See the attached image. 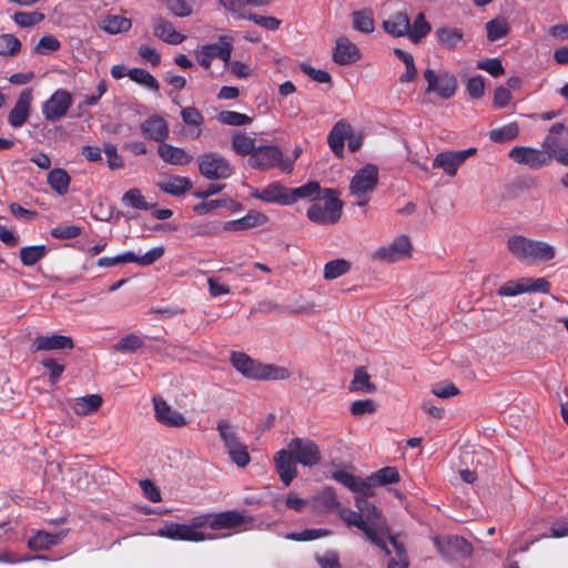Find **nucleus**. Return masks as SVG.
I'll list each match as a JSON object with an SVG mask.
<instances>
[{
    "label": "nucleus",
    "instance_id": "obj_13",
    "mask_svg": "<svg viewBox=\"0 0 568 568\" xmlns=\"http://www.w3.org/2000/svg\"><path fill=\"white\" fill-rule=\"evenodd\" d=\"M413 246L406 235L396 237L389 245L378 247L372 258L383 263H395L410 256Z\"/></svg>",
    "mask_w": 568,
    "mask_h": 568
},
{
    "label": "nucleus",
    "instance_id": "obj_63",
    "mask_svg": "<svg viewBox=\"0 0 568 568\" xmlns=\"http://www.w3.org/2000/svg\"><path fill=\"white\" fill-rule=\"evenodd\" d=\"M60 42L53 36H44L42 37L33 51L36 54H49L60 49Z\"/></svg>",
    "mask_w": 568,
    "mask_h": 568
},
{
    "label": "nucleus",
    "instance_id": "obj_64",
    "mask_svg": "<svg viewBox=\"0 0 568 568\" xmlns=\"http://www.w3.org/2000/svg\"><path fill=\"white\" fill-rule=\"evenodd\" d=\"M377 409V405L374 399H358L352 403L351 413L354 416H363L367 414H374Z\"/></svg>",
    "mask_w": 568,
    "mask_h": 568
},
{
    "label": "nucleus",
    "instance_id": "obj_46",
    "mask_svg": "<svg viewBox=\"0 0 568 568\" xmlns=\"http://www.w3.org/2000/svg\"><path fill=\"white\" fill-rule=\"evenodd\" d=\"M128 77L132 81H134L154 92L159 91L160 85H159L158 80L145 69H142V68L130 69L128 71Z\"/></svg>",
    "mask_w": 568,
    "mask_h": 568
},
{
    "label": "nucleus",
    "instance_id": "obj_14",
    "mask_svg": "<svg viewBox=\"0 0 568 568\" xmlns=\"http://www.w3.org/2000/svg\"><path fill=\"white\" fill-rule=\"evenodd\" d=\"M476 148H469L460 151L439 152L434 161L433 168L442 169L447 175L455 176L458 168L471 155L476 154Z\"/></svg>",
    "mask_w": 568,
    "mask_h": 568
},
{
    "label": "nucleus",
    "instance_id": "obj_11",
    "mask_svg": "<svg viewBox=\"0 0 568 568\" xmlns=\"http://www.w3.org/2000/svg\"><path fill=\"white\" fill-rule=\"evenodd\" d=\"M427 81L426 93L435 92L442 99H450L457 90V79L448 71L436 73L433 69L424 71Z\"/></svg>",
    "mask_w": 568,
    "mask_h": 568
},
{
    "label": "nucleus",
    "instance_id": "obj_16",
    "mask_svg": "<svg viewBox=\"0 0 568 568\" xmlns=\"http://www.w3.org/2000/svg\"><path fill=\"white\" fill-rule=\"evenodd\" d=\"M32 100L33 95L31 89H24L20 92L13 108L8 114V122L12 128H21L28 121L31 113Z\"/></svg>",
    "mask_w": 568,
    "mask_h": 568
},
{
    "label": "nucleus",
    "instance_id": "obj_55",
    "mask_svg": "<svg viewBox=\"0 0 568 568\" xmlns=\"http://www.w3.org/2000/svg\"><path fill=\"white\" fill-rule=\"evenodd\" d=\"M396 551V556L388 562L387 568H408V559L404 547L390 535L387 536Z\"/></svg>",
    "mask_w": 568,
    "mask_h": 568
},
{
    "label": "nucleus",
    "instance_id": "obj_43",
    "mask_svg": "<svg viewBox=\"0 0 568 568\" xmlns=\"http://www.w3.org/2000/svg\"><path fill=\"white\" fill-rule=\"evenodd\" d=\"M351 270V262L345 258H336L324 265L323 277L326 281L335 280Z\"/></svg>",
    "mask_w": 568,
    "mask_h": 568
},
{
    "label": "nucleus",
    "instance_id": "obj_35",
    "mask_svg": "<svg viewBox=\"0 0 568 568\" xmlns=\"http://www.w3.org/2000/svg\"><path fill=\"white\" fill-rule=\"evenodd\" d=\"M47 182L55 193L64 195L69 191L71 178L64 169L57 168L48 173Z\"/></svg>",
    "mask_w": 568,
    "mask_h": 568
},
{
    "label": "nucleus",
    "instance_id": "obj_59",
    "mask_svg": "<svg viewBox=\"0 0 568 568\" xmlns=\"http://www.w3.org/2000/svg\"><path fill=\"white\" fill-rule=\"evenodd\" d=\"M332 532L328 529H305L301 532H292L287 535V539L295 541H308L321 537L329 536Z\"/></svg>",
    "mask_w": 568,
    "mask_h": 568
},
{
    "label": "nucleus",
    "instance_id": "obj_3",
    "mask_svg": "<svg viewBox=\"0 0 568 568\" xmlns=\"http://www.w3.org/2000/svg\"><path fill=\"white\" fill-rule=\"evenodd\" d=\"M231 363L239 373L251 379L284 381L291 376L286 367L257 363L241 352L231 354Z\"/></svg>",
    "mask_w": 568,
    "mask_h": 568
},
{
    "label": "nucleus",
    "instance_id": "obj_17",
    "mask_svg": "<svg viewBox=\"0 0 568 568\" xmlns=\"http://www.w3.org/2000/svg\"><path fill=\"white\" fill-rule=\"evenodd\" d=\"M275 469L282 483L287 487L297 476L298 464L287 448L280 449L273 457Z\"/></svg>",
    "mask_w": 568,
    "mask_h": 568
},
{
    "label": "nucleus",
    "instance_id": "obj_30",
    "mask_svg": "<svg viewBox=\"0 0 568 568\" xmlns=\"http://www.w3.org/2000/svg\"><path fill=\"white\" fill-rule=\"evenodd\" d=\"M103 403V398L98 394H91L73 399L71 408L79 416H87L97 413Z\"/></svg>",
    "mask_w": 568,
    "mask_h": 568
},
{
    "label": "nucleus",
    "instance_id": "obj_61",
    "mask_svg": "<svg viewBox=\"0 0 568 568\" xmlns=\"http://www.w3.org/2000/svg\"><path fill=\"white\" fill-rule=\"evenodd\" d=\"M241 19L251 20V21L255 22L256 24H258L260 27H262L266 30H272V31L278 29V27L281 24V20H278L277 18L265 17V16H260V14H255V13L241 14Z\"/></svg>",
    "mask_w": 568,
    "mask_h": 568
},
{
    "label": "nucleus",
    "instance_id": "obj_4",
    "mask_svg": "<svg viewBox=\"0 0 568 568\" xmlns=\"http://www.w3.org/2000/svg\"><path fill=\"white\" fill-rule=\"evenodd\" d=\"M293 161L284 159L283 152L275 145H261L248 158V164L253 169L266 171L272 168H278L285 173L293 171Z\"/></svg>",
    "mask_w": 568,
    "mask_h": 568
},
{
    "label": "nucleus",
    "instance_id": "obj_15",
    "mask_svg": "<svg viewBox=\"0 0 568 568\" xmlns=\"http://www.w3.org/2000/svg\"><path fill=\"white\" fill-rule=\"evenodd\" d=\"M73 99L64 89L57 90L43 104L42 113L45 120L57 121L63 118L71 108Z\"/></svg>",
    "mask_w": 568,
    "mask_h": 568
},
{
    "label": "nucleus",
    "instance_id": "obj_33",
    "mask_svg": "<svg viewBox=\"0 0 568 568\" xmlns=\"http://www.w3.org/2000/svg\"><path fill=\"white\" fill-rule=\"evenodd\" d=\"M262 201L288 205L293 203V196H290V191L284 185L274 182L263 189Z\"/></svg>",
    "mask_w": 568,
    "mask_h": 568
},
{
    "label": "nucleus",
    "instance_id": "obj_57",
    "mask_svg": "<svg viewBox=\"0 0 568 568\" xmlns=\"http://www.w3.org/2000/svg\"><path fill=\"white\" fill-rule=\"evenodd\" d=\"M122 202L125 205L132 206L139 210H149L151 206L145 202L139 189H130L122 196Z\"/></svg>",
    "mask_w": 568,
    "mask_h": 568
},
{
    "label": "nucleus",
    "instance_id": "obj_40",
    "mask_svg": "<svg viewBox=\"0 0 568 568\" xmlns=\"http://www.w3.org/2000/svg\"><path fill=\"white\" fill-rule=\"evenodd\" d=\"M509 24L504 17H497L486 23L487 39L495 42L509 33Z\"/></svg>",
    "mask_w": 568,
    "mask_h": 568
},
{
    "label": "nucleus",
    "instance_id": "obj_9",
    "mask_svg": "<svg viewBox=\"0 0 568 568\" xmlns=\"http://www.w3.org/2000/svg\"><path fill=\"white\" fill-rule=\"evenodd\" d=\"M295 460L304 467H314L322 463V453L318 445L307 437H295L287 444Z\"/></svg>",
    "mask_w": 568,
    "mask_h": 568
},
{
    "label": "nucleus",
    "instance_id": "obj_50",
    "mask_svg": "<svg viewBox=\"0 0 568 568\" xmlns=\"http://www.w3.org/2000/svg\"><path fill=\"white\" fill-rule=\"evenodd\" d=\"M204 48L206 52L213 53V59L217 57L226 63L230 62L233 47L225 37H221L217 43L207 44Z\"/></svg>",
    "mask_w": 568,
    "mask_h": 568
},
{
    "label": "nucleus",
    "instance_id": "obj_47",
    "mask_svg": "<svg viewBox=\"0 0 568 568\" xmlns=\"http://www.w3.org/2000/svg\"><path fill=\"white\" fill-rule=\"evenodd\" d=\"M322 189L318 182L311 181L302 186L295 187L290 191V196H293V203L297 199H308L311 201L320 199Z\"/></svg>",
    "mask_w": 568,
    "mask_h": 568
},
{
    "label": "nucleus",
    "instance_id": "obj_5",
    "mask_svg": "<svg viewBox=\"0 0 568 568\" xmlns=\"http://www.w3.org/2000/svg\"><path fill=\"white\" fill-rule=\"evenodd\" d=\"M326 202L324 206L312 204L307 210V217L318 224H334L342 215L343 202L337 199L339 192L335 189L323 191Z\"/></svg>",
    "mask_w": 568,
    "mask_h": 568
},
{
    "label": "nucleus",
    "instance_id": "obj_34",
    "mask_svg": "<svg viewBox=\"0 0 568 568\" xmlns=\"http://www.w3.org/2000/svg\"><path fill=\"white\" fill-rule=\"evenodd\" d=\"M435 33L440 45L447 50L456 49L464 38L463 30L454 27H440Z\"/></svg>",
    "mask_w": 568,
    "mask_h": 568
},
{
    "label": "nucleus",
    "instance_id": "obj_51",
    "mask_svg": "<svg viewBox=\"0 0 568 568\" xmlns=\"http://www.w3.org/2000/svg\"><path fill=\"white\" fill-rule=\"evenodd\" d=\"M394 54L405 63L406 68V72L399 78L400 82H412L417 74L413 55L397 48L394 49Z\"/></svg>",
    "mask_w": 568,
    "mask_h": 568
},
{
    "label": "nucleus",
    "instance_id": "obj_6",
    "mask_svg": "<svg viewBox=\"0 0 568 568\" xmlns=\"http://www.w3.org/2000/svg\"><path fill=\"white\" fill-rule=\"evenodd\" d=\"M562 134L568 135V126L561 122L554 123L544 138L541 148L547 151L551 161L568 166V142L562 139Z\"/></svg>",
    "mask_w": 568,
    "mask_h": 568
},
{
    "label": "nucleus",
    "instance_id": "obj_60",
    "mask_svg": "<svg viewBox=\"0 0 568 568\" xmlns=\"http://www.w3.org/2000/svg\"><path fill=\"white\" fill-rule=\"evenodd\" d=\"M523 282H524V293H534V292H540L544 294L549 293L550 284L544 277H539V278L523 277Z\"/></svg>",
    "mask_w": 568,
    "mask_h": 568
},
{
    "label": "nucleus",
    "instance_id": "obj_58",
    "mask_svg": "<svg viewBox=\"0 0 568 568\" xmlns=\"http://www.w3.org/2000/svg\"><path fill=\"white\" fill-rule=\"evenodd\" d=\"M12 19L18 26H20L22 28H28V27H32V26L41 22L44 19V14L41 12H38V11H32V12L20 11V12H16L13 14Z\"/></svg>",
    "mask_w": 568,
    "mask_h": 568
},
{
    "label": "nucleus",
    "instance_id": "obj_18",
    "mask_svg": "<svg viewBox=\"0 0 568 568\" xmlns=\"http://www.w3.org/2000/svg\"><path fill=\"white\" fill-rule=\"evenodd\" d=\"M158 535L169 539L186 541H204L209 537L201 531L194 530L189 525L171 523L158 530Z\"/></svg>",
    "mask_w": 568,
    "mask_h": 568
},
{
    "label": "nucleus",
    "instance_id": "obj_23",
    "mask_svg": "<svg viewBox=\"0 0 568 568\" xmlns=\"http://www.w3.org/2000/svg\"><path fill=\"white\" fill-rule=\"evenodd\" d=\"M361 58L358 48L346 37H339L333 52V61L339 65L355 63Z\"/></svg>",
    "mask_w": 568,
    "mask_h": 568
},
{
    "label": "nucleus",
    "instance_id": "obj_38",
    "mask_svg": "<svg viewBox=\"0 0 568 568\" xmlns=\"http://www.w3.org/2000/svg\"><path fill=\"white\" fill-rule=\"evenodd\" d=\"M399 481V474L395 467H384L367 477L371 489L375 485H387Z\"/></svg>",
    "mask_w": 568,
    "mask_h": 568
},
{
    "label": "nucleus",
    "instance_id": "obj_31",
    "mask_svg": "<svg viewBox=\"0 0 568 568\" xmlns=\"http://www.w3.org/2000/svg\"><path fill=\"white\" fill-rule=\"evenodd\" d=\"M244 523V516L236 510L212 514L211 528L215 530L232 529Z\"/></svg>",
    "mask_w": 568,
    "mask_h": 568
},
{
    "label": "nucleus",
    "instance_id": "obj_8",
    "mask_svg": "<svg viewBox=\"0 0 568 568\" xmlns=\"http://www.w3.org/2000/svg\"><path fill=\"white\" fill-rule=\"evenodd\" d=\"M434 545L443 558L449 561L469 558L473 552L470 542L457 535L435 537Z\"/></svg>",
    "mask_w": 568,
    "mask_h": 568
},
{
    "label": "nucleus",
    "instance_id": "obj_32",
    "mask_svg": "<svg viewBox=\"0 0 568 568\" xmlns=\"http://www.w3.org/2000/svg\"><path fill=\"white\" fill-rule=\"evenodd\" d=\"M65 531H61L59 534H50L40 530L29 539L28 547L34 551L47 550L52 546L60 544L61 540L65 537Z\"/></svg>",
    "mask_w": 568,
    "mask_h": 568
},
{
    "label": "nucleus",
    "instance_id": "obj_52",
    "mask_svg": "<svg viewBox=\"0 0 568 568\" xmlns=\"http://www.w3.org/2000/svg\"><path fill=\"white\" fill-rule=\"evenodd\" d=\"M162 4L170 13L176 17H189L192 14V6L185 0H156Z\"/></svg>",
    "mask_w": 568,
    "mask_h": 568
},
{
    "label": "nucleus",
    "instance_id": "obj_37",
    "mask_svg": "<svg viewBox=\"0 0 568 568\" xmlns=\"http://www.w3.org/2000/svg\"><path fill=\"white\" fill-rule=\"evenodd\" d=\"M232 148L239 155H252L256 151L255 139L244 133L237 132L232 138Z\"/></svg>",
    "mask_w": 568,
    "mask_h": 568
},
{
    "label": "nucleus",
    "instance_id": "obj_44",
    "mask_svg": "<svg viewBox=\"0 0 568 568\" xmlns=\"http://www.w3.org/2000/svg\"><path fill=\"white\" fill-rule=\"evenodd\" d=\"M430 30L432 27L429 22L426 21L425 14L420 12L416 16L413 24H409L408 38L412 42L418 43Z\"/></svg>",
    "mask_w": 568,
    "mask_h": 568
},
{
    "label": "nucleus",
    "instance_id": "obj_42",
    "mask_svg": "<svg viewBox=\"0 0 568 568\" xmlns=\"http://www.w3.org/2000/svg\"><path fill=\"white\" fill-rule=\"evenodd\" d=\"M353 28L363 33H372L375 30L373 13L369 10H358L352 13Z\"/></svg>",
    "mask_w": 568,
    "mask_h": 568
},
{
    "label": "nucleus",
    "instance_id": "obj_28",
    "mask_svg": "<svg viewBox=\"0 0 568 568\" xmlns=\"http://www.w3.org/2000/svg\"><path fill=\"white\" fill-rule=\"evenodd\" d=\"M352 126L344 120L338 121L328 134L327 142L332 151L341 156L344 150V141L351 138Z\"/></svg>",
    "mask_w": 568,
    "mask_h": 568
},
{
    "label": "nucleus",
    "instance_id": "obj_27",
    "mask_svg": "<svg viewBox=\"0 0 568 568\" xmlns=\"http://www.w3.org/2000/svg\"><path fill=\"white\" fill-rule=\"evenodd\" d=\"M158 187L173 196H181L192 190V182L186 176L172 175L158 182Z\"/></svg>",
    "mask_w": 568,
    "mask_h": 568
},
{
    "label": "nucleus",
    "instance_id": "obj_62",
    "mask_svg": "<svg viewBox=\"0 0 568 568\" xmlns=\"http://www.w3.org/2000/svg\"><path fill=\"white\" fill-rule=\"evenodd\" d=\"M164 247L163 246H158V247H154L150 251H148L144 255H135L133 253V258L132 260V263H136L141 266H149V265H152L153 263H155L158 260H160L163 255H164Z\"/></svg>",
    "mask_w": 568,
    "mask_h": 568
},
{
    "label": "nucleus",
    "instance_id": "obj_7",
    "mask_svg": "<svg viewBox=\"0 0 568 568\" xmlns=\"http://www.w3.org/2000/svg\"><path fill=\"white\" fill-rule=\"evenodd\" d=\"M378 183V169L374 164H367L358 170L349 184V194L357 199V205L367 204L372 193Z\"/></svg>",
    "mask_w": 568,
    "mask_h": 568
},
{
    "label": "nucleus",
    "instance_id": "obj_49",
    "mask_svg": "<svg viewBox=\"0 0 568 568\" xmlns=\"http://www.w3.org/2000/svg\"><path fill=\"white\" fill-rule=\"evenodd\" d=\"M21 51L20 40L11 33L0 34V55L14 57Z\"/></svg>",
    "mask_w": 568,
    "mask_h": 568
},
{
    "label": "nucleus",
    "instance_id": "obj_12",
    "mask_svg": "<svg viewBox=\"0 0 568 568\" xmlns=\"http://www.w3.org/2000/svg\"><path fill=\"white\" fill-rule=\"evenodd\" d=\"M508 155L514 162L527 165L532 170H540L551 163V159L544 148L515 146Z\"/></svg>",
    "mask_w": 568,
    "mask_h": 568
},
{
    "label": "nucleus",
    "instance_id": "obj_20",
    "mask_svg": "<svg viewBox=\"0 0 568 568\" xmlns=\"http://www.w3.org/2000/svg\"><path fill=\"white\" fill-rule=\"evenodd\" d=\"M332 478L352 490L358 494L357 496L367 498L374 496V490L371 489L367 478L362 479L354 476L345 470H337L332 474Z\"/></svg>",
    "mask_w": 568,
    "mask_h": 568
},
{
    "label": "nucleus",
    "instance_id": "obj_48",
    "mask_svg": "<svg viewBox=\"0 0 568 568\" xmlns=\"http://www.w3.org/2000/svg\"><path fill=\"white\" fill-rule=\"evenodd\" d=\"M519 134V125L517 122H511L501 128L494 129L489 132V138L496 143H505L515 140Z\"/></svg>",
    "mask_w": 568,
    "mask_h": 568
},
{
    "label": "nucleus",
    "instance_id": "obj_1",
    "mask_svg": "<svg viewBox=\"0 0 568 568\" xmlns=\"http://www.w3.org/2000/svg\"><path fill=\"white\" fill-rule=\"evenodd\" d=\"M355 506L357 510H351L339 506L337 510L341 519L347 526H354L361 529L371 542L389 555L390 551L385 542L389 529L386 518L378 511L375 505L368 503L363 497H355Z\"/></svg>",
    "mask_w": 568,
    "mask_h": 568
},
{
    "label": "nucleus",
    "instance_id": "obj_24",
    "mask_svg": "<svg viewBox=\"0 0 568 568\" xmlns=\"http://www.w3.org/2000/svg\"><path fill=\"white\" fill-rule=\"evenodd\" d=\"M141 131L145 138L162 143L169 135V125L162 116L153 115L141 124Z\"/></svg>",
    "mask_w": 568,
    "mask_h": 568
},
{
    "label": "nucleus",
    "instance_id": "obj_25",
    "mask_svg": "<svg viewBox=\"0 0 568 568\" xmlns=\"http://www.w3.org/2000/svg\"><path fill=\"white\" fill-rule=\"evenodd\" d=\"M158 153L164 162L172 165H187L193 160V156L184 149L168 143H161Z\"/></svg>",
    "mask_w": 568,
    "mask_h": 568
},
{
    "label": "nucleus",
    "instance_id": "obj_19",
    "mask_svg": "<svg viewBox=\"0 0 568 568\" xmlns=\"http://www.w3.org/2000/svg\"><path fill=\"white\" fill-rule=\"evenodd\" d=\"M155 418L168 427H183L187 424L186 418L173 409L164 399L154 398Z\"/></svg>",
    "mask_w": 568,
    "mask_h": 568
},
{
    "label": "nucleus",
    "instance_id": "obj_54",
    "mask_svg": "<svg viewBox=\"0 0 568 568\" xmlns=\"http://www.w3.org/2000/svg\"><path fill=\"white\" fill-rule=\"evenodd\" d=\"M144 343L138 335L130 334L122 337L114 346L113 349L122 353H133L143 347Z\"/></svg>",
    "mask_w": 568,
    "mask_h": 568
},
{
    "label": "nucleus",
    "instance_id": "obj_45",
    "mask_svg": "<svg viewBox=\"0 0 568 568\" xmlns=\"http://www.w3.org/2000/svg\"><path fill=\"white\" fill-rule=\"evenodd\" d=\"M48 253L45 245L24 246L20 250L21 263L24 266H33Z\"/></svg>",
    "mask_w": 568,
    "mask_h": 568
},
{
    "label": "nucleus",
    "instance_id": "obj_2",
    "mask_svg": "<svg viewBox=\"0 0 568 568\" xmlns=\"http://www.w3.org/2000/svg\"><path fill=\"white\" fill-rule=\"evenodd\" d=\"M506 244L511 255L520 262H548L556 256L555 246L523 235L509 236Z\"/></svg>",
    "mask_w": 568,
    "mask_h": 568
},
{
    "label": "nucleus",
    "instance_id": "obj_53",
    "mask_svg": "<svg viewBox=\"0 0 568 568\" xmlns=\"http://www.w3.org/2000/svg\"><path fill=\"white\" fill-rule=\"evenodd\" d=\"M217 120L226 125L241 126L252 122V118L235 111H222L217 114Z\"/></svg>",
    "mask_w": 568,
    "mask_h": 568
},
{
    "label": "nucleus",
    "instance_id": "obj_10",
    "mask_svg": "<svg viewBox=\"0 0 568 568\" xmlns=\"http://www.w3.org/2000/svg\"><path fill=\"white\" fill-rule=\"evenodd\" d=\"M199 171L207 180H224L232 175L229 161L219 153L207 152L199 156Z\"/></svg>",
    "mask_w": 568,
    "mask_h": 568
},
{
    "label": "nucleus",
    "instance_id": "obj_26",
    "mask_svg": "<svg viewBox=\"0 0 568 568\" xmlns=\"http://www.w3.org/2000/svg\"><path fill=\"white\" fill-rule=\"evenodd\" d=\"M383 29L392 37L399 38L407 36L409 31V17L406 12L399 11L390 14L383 21Z\"/></svg>",
    "mask_w": 568,
    "mask_h": 568
},
{
    "label": "nucleus",
    "instance_id": "obj_36",
    "mask_svg": "<svg viewBox=\"0 0 568 568\" xmlns=\"http://www.w3.org/2000/svg\"><path fill=\"white\" fill-rule=\"evenodd\" d=\"M131 26V20L122 16H106L100 23V27L110 34L125 32Z\"/></svg>",
    "mask_w": 568,
    "mask_h": 568
},
{
    "label": "nucleus",
    "instance_id": "obj_29",
    "mask_svg": "<svg viewBox=\"0 0 568 568\" xmlns=\"http://www.w3.org/2000/svg\"><path fill=\"white\" fill-rule=\"evenodd\" d=\"M312 508L316 514H326L339 508V503L333 488H325L312 499Z\"/></svg>",
    "mask_w": 568,
    "mask_h": 568
},
{
    "label": "nucleus",
    "instance_id": "obj_21",
    "mask_svg": "<svg viewBox=\"0 0 568 568\" xmlns=\"http://www.w3.org/2000/svg\"><path fill=\"white\" fill-rule=\"evenodd\" d=\"M32 347L34 352L72 349L74 342L71 337L60 334L39 335L33 339Z\"/></svg>",
    "mask_w": 568,
    "mask_h": 568
},
{
    "label": "nucleus",
    "instance_id": "obj_39",
    "mask_svg": "<svg viewBox=\"0 0 568 568\" xmlns=\"http://www.w3.org/2000/svg\"><path fill=\"white\" fill-rule=\"evenodd\" d=\"M349 389L352 392L374 393L376 385L371 383V376L364 367H357L354 372Z\"/></svg>",
    "mask_w": 568,
    "mask_h": 568
},
{
    "label": "nucleus",
    "instance_id": "obj_56",
    "mask_svg": "<svg viewBox=\"0 0 568 568\" xmlns=\"http://www.w3.org/2000/svg\"><path fill=\"white\" fill-rule=\"evenodd\" d=\"M226 450L231 460L239 467L244 468L250 464L251 457L246 446L243 443L230 447Z\"/></svg>",
    "mask_w": 568,
    "mask_h": 568
},
{
    "label": "nucleus",
    "instance_id": "obj_22",
    "mask_svg": "<svg viewBox=\"0 0 568 568\" xmlns=\"http://www.w3.org/2000/svg\"><path fill=\"white\" fill-rule=\"evenodd\" d=\"M153 34L169 44H180L186 37L175 31L174 26L171 21L163 17H154L152 19Z\"/></svg>",
    "mask_w": 568,
    "mask_h": 568
},
{
    "label": "nucleus",
    "instance_id": "obj_41",
    "mask_svg": "<svg viewBox=\"0 0 568 568\" xmlns=\"http://www.w3.org/2000/svg\"><path fill=\"white\" fill-rule=\"evenodd\" d=\"M216 429L226 449L242 443L235 426L230 422L225 419L219 420L216 424Z\"/></svg>",
    "mask_w": 568,
    "mask_h": 568
}]
</instances>
